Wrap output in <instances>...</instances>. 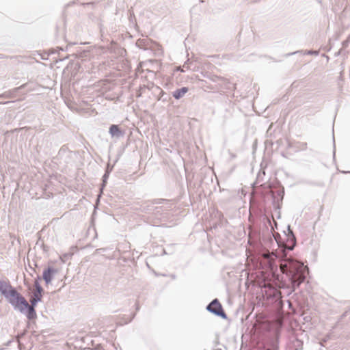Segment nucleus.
I'll list each match as a JSON object with an SVG mask.
<instances>
[{"mask_svg": "<svg viewBox=\"0 0 350 350\" xmlns=\"http://www.w3.org/2000/svg\"><path fill=\"white\" fill-rule=\"evenodd\" d=\"M286 247L283 245L282 247L279 245L278 248L271 252H264L262 254L261 264H264L267 268L273 270L276 267L275 260L276 258H282L284 261L287 254L286 253Z\"/></svg>", "mask_w": 350, "mask_h": 350, "instance_id": "nucleus-1", "label": "nucleus"}, {"mask_svg": "<svg viewBox=\"0 0 350 350\" xmlns=\"http://www.w3.org/2000/svg\"><path fill=\"white\" fill-rule=\"evenodd\" d=\"M2 294L12 306L21 312L25 311L27 307H28L27 300L12 286H9L8 289L2 291Z\"/></svg>", "mask_w": 350, "mask_h": 350, "instance_id": "nucleus-2", "label": "nucleus"}, {"mask_svg": "<svg viewBox=\"0 0 350 350\" xmlns=\"http://www.w3.org/2000/svg\"><path fill=\"white\" fill-rule=\"evenodd\" d=\"M280 269L283 273L292 274L294 282L299 280V284L304 279L299 275V272L303 269V265L297 260L292 259L284 260V262L280 264Z\"/></svg>", "mask_w": 350, "mask_h": 350, "instance_id": "nucleus-3", "label": "nucleus"}, {"mask_svg": "<svg viewBox=\"0 0 350 350\" xmlns=\"http://www.w3.org/2000/svg\"><path fill=\"white\" fill-rule=\"evenodd\" d=\"M62 269L61 264L57 261H50L47 268L44 270L42 277L46 284L51 282L53 278L58 274Z\"/></svg>", "mask_w": 350, "mask_h": 350, "instance_id": "nucleus-4", "label": "nucleus"}, {"mask_svg": "<svg viewBox=\"0 0 350 350\" xmlns=\"http://www.w3.org/2000/svg\"><path fill=\"white\" fill-rule=\"evenodd\" d=\"M207 309L216 315L226 317V314L223 310L222 306L217 299H214L208 306Z\"/></svg>", "mask_w": 350, "mask_h": 350, "instance_id": "nucleus-5", "label": "nucleus"}, {"mask_svg": "<svg viewBox=\"0 0 350 350\" xmlns=\"http://www.w3.org/2000/svg\"><path fill=\"white\" fill-rule=\"evenodd\" d=\"M36 291L33 292L31 303L33 306H36L37 302L41 300L42 288L38 282H35Z\"/></svg>", "mask_w": 350, "mask_h": 350, "instance_id": "nucleus-6", "label": "nucleus"}, {"mask_svg": "<svg viewBox=\"0 0 350 350\" xmlns=\"http://www.w3.org/2000/svg\"><path fill=\"white\" fill-rule=\"evenodd\" d=\"M187 92H188V88H186V87H184V88H182L180 89H178V90H176L173 93V96L176 99H179L181 97H183Z\"/></svg>", "mask_w": 350, "mask_h": 350, "instance_id": "nucleus-7", "label": "nucleus"}, {"mask_svg": "<svg viewBox=\"0 0 350 350\" xmlns=\"http://www.w3.org/2000/svg\"><path fill=\"white\" fill-rule=\"evenodd\" d=\"M34 306H33L32 304L30 306L28 304V307H27V309L25 310H27V317L29 319H33L36 316Z\"/></svg>", "mask_w": 350, "mask_h": 350, "instance_id": "nucleus-8", "label": "nucleus"}, {"mask_svg": "<svg viewBox=\"0 0 350 350\" xmlns=\"http://www.w3.org/2000/svg\"><path fill=\"white\" fill-rule=\"evenodd\" d=\"M109 133L112 136L119 135L120 131L118 125L113 124L109 128Z\"/></svg>", "mask_w": 350, "mask_h": 350, "instance_id": "nucleus-9", "label": "nucleus"}, {"mask_svg": "<svg viewBox=\"0 0 350 350\" xmlns=\"http://www.w3.org/2000/svg\"><path fill=\"white\" fill-rule=\"evenodd\" d=\"M260 286L261 287H265V288H267V287H268V288H272V285H271V283H269V282H265V281L263 283H262H262H260Z\"/></svg>", "mask_w": 350, "mask_h": 350, "instance_id": "nucleus-10", "label": "nucleus"}, {"mask_svg": "<svg viewBox=\"0 0 350 350\" xmlns=\"http://www.w3.org/2000/svg\"><path fill=\"white\" fill-rule=\"evenodd\" d=\"M6 288H3V282H0V291L2 293V291L5 290Z\"/></svg>", "mask_w": 350, "mask_h": 350, "instance_id": "nucleus-11", "label": "nucleus"}, {"mask_svg": "<svg viewBox=\"0 0 350 350\" xmlns=\"http://www.w3.org/2000/svg\"><path fill=\"white\" fill-rule=\"evenodd\" d=\"M157 46L159 50H160L161 52L163 51L162 46L161 45L157 44Z\"/></svg>", "mask_w": 350, "mask_h": 350, "instance_id": "nucleus-12", "label": "nucleus"}]
</instances>
